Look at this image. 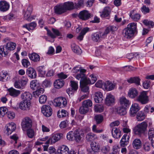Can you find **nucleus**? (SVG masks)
<instances>
[{
	"label": "nucleus",
	"instance_id": "nucleus-1",
	"mask_svg": "<svg viewBox=\"0 0 154 154\" xmlns=\"http://www.w3.org/2000/svg\"><path fill=\"white\" fill-rule=\"evenodd\" d=\"M137 31V23H132L128 24L127 27L124 29L123 34L125 38H130L133 36L134 34Z\"/></svg>",
	"mask_w": 154,
	"mask_h": 154
},
{
	"label": "nucleus",
	"instance_id": "nucleus-2",
	"mask_svg": "<svg viewBox=\"0 0 154 154\" xmlns=\"http://www.w3.org/2000/svg\"><path fill=\"white\" fill-rule=\"evenodd\" d=\"M147 126V124L146 122H143L134 127L133 129L134 133L135 135L140 136L146 130Z\"/></svg>",
	"mask_w": 154,
	"mask_h": 154
},
{
	"label": "nucleus",
	"instance_id": "nucleus-3",
	"mask_svg": "<svg viewBox=\"0 0 154 154\" xmlns=\"http://www.w3.org/2000/svg\"><path fill=\"white\" fill-rule=\"evenodd\" d=\"M4 41L6 42L4 46L0 47V54L2 56H5L9 53L10 51V42L8 38H5Z\"/></svg>",
	"mask_w": 154,
	"mask_h": 154
},
{
	"label": "nucleus",
	"instance_id": "nucleus-4",
	"mask_svg": "<svg viewBox=\"0 0 154 154\" xmlns=\"http://www.w3.org/2000/svg\"><path fill=\"white\" fill-rule=\"evenodd\" d=\"M86 71V70L85 69L82 68L79 66L74 67L72 70V72L73 73H76L79 72L75 76L76 79L78 80L82 78V75H83L85 77V73Z\"/></svg>",
	"mask_w": 154,
	"mask_h": 154
},
{
	"label": "nucleus",
	"instance_id": "nucleus-5",
	"mask_svg": "<svg viewBox=\"0 0 154 154\" xmlns=\"http://www.w3.org/2000/svg\"><path fill=\"white\" fill-rule=\"evenodd\" d=\"M82 78L79 79L80 87L83 92L86 93H89V85H90L85 79V78L83 75H82Z\"/></svg>",
	"mask_w": 154,
	"mask_h": 154
},
{
	"label": "nucleus",
	"instance_id": "nucleus-6",
	"mask_svg": "<svg viewBox=\"0 0 154 154\" xmlns=\"http://www.w3.org/2000/svg\"><path fill=\"white\" fill-rule=\"evenodd\" d=\"M21 125L23 130L26 131L31 128L32 125V120L29 118L26 117L23 119Z\"/></svg>",
	"mask_w": 154,
	"mask_h": 154
},
{
	"label": "nucleus",
	"instance_id": "nucleus-7",
	"mask_svg": "<svg viewBox=\"0 0 154 154\" xmlns=\"http://www.w3.org/2000/svg\"><path fill=\"white\" fill-rule=\"evenodd\" d=\"M67 101L66 99L63 97L55 99L53 102V105L55 106L60 108L65 106L67 105Z\"/></svg>",
	"mask_w": 154,
	"mask_h": 154
},
{
	"label": "nucleus",
	"instance_id": "nucleus-8",
	"mask_svg": "<svg viewBox=\"0 0 154 154\" xmlns=\"http://www.w3.org/2000/svg\"><path fill=\"white\" fill-rule=\"evenodd\" d=\"M136 100L142 104H145L148 103L149 98L147 95L146 92L144 91L142 92L137 97Z\"/></svg>",
	"mask_w": 154,
	"mask_h": 154
},
{
	"label": "nucleus",
	"instance_id": "nucleus-9",
	"mask_svg": "<svg viewBox=\"0 0 154 154\" xmlns=\"http://www.w3.org/2000/svg\"><path fill=\"white\" fill-rule=\"evenodd\" d=\"M63 135V134L61 133L54 134L47 140L45 144L48 145L54 143L61 139Z\"/></svg>",
	"mask_w": 154,
	"mask_h": 154
},
{
	"label": "nucleus",
	"instance_id": "nucleus-10",
	"mask_svg": "<svg viewBox=\"0 0 154 154\" xmlns=\"http://www.w3.org/2000/svg\"><path fill=\"white\" fill-rule=\"evenodd\" d=\"M41 111L43 114L47 117L51 116L52 113V109L48 105L43 106L41 108Z\"/></svg>",
	"mask_w": 154,
	"mask_h": 154
},
{
	"label": "nucleus",
	"instance_id": "nucleus-11",
	"mask_svg": "<svg viewBox=\"0 0 154 154\" xmlns=\"http://www.w3.org/2000/svg\"><path fill=\"white\" fill-rule=\"evenodd\" d=\"M20 108L22 110H28L30 109L31 103L30 101L27 100H23L19 104Z\"/></svg>",
	"mask_w": 154,
	"mask_h": 154
},
{
	"label": "nucleus",
	"instance_id": "nucleus-12",
	"mask_svg": "<svg viewBox=\"0 0 154 154\" xmlns=\"http://www.w3.org/2000/svg\"><path fill=\"white\" fill-rule=\"evenodd\" d=\"M140 109V107L138 104L137 103L133 104L130 110V115L132 117L134 116Z\"/></svg>",
	"mask_w": 154,
	"mask_h": 154
},
{
	"label": "nucleus",
	"instance_id": "nucleus-13",
	"mask_svg": "<svg viewBox=\"0 0 154 154\" xmlns=\"http://www.w3.org/2000/svg\"><path fill=\"white\" fill-rule=\"evenodd\" d=\"M115 100V97L112 95L108 94L106 97L105 103L107 105L110 106L114 103Z\"/></svg>",
	"mask_w": 154,
	"mask_h": 154
},
{
	"label": "nucleus",
	"instance_id": "nucleus-14",
	"mask_svg": "<svg viewBox=\"0 0 154 154\" xmlns=\"http://www.w3.org/2000/svg\"><path fill=\"white\" fill-rule=\"evenodd\" d=\"M32 11V7L31 6H29L24 15V18L25 20L30 21L33 19L32 17L31 16Z\"/></svg>",
	"mask_w": 154,
	"mask_h": 154
},
{
	"label": "nucleus",
	"instance_id": "nucleus-15",
	"mask_svg": "<svg viewBox=\"0 0 154 154\" xmlns=\"http://www.w3.org/2000/svg\"><path fill=\"white\" fill-rule=\"evenodd\" d=\"M90 14L86 10H83L80 12L78 17L80 19L83 20H86L90 17Z\"/></svg>",
	"mask_w": 154,
	"mask_h": 154
},
{
	"label": "nucleus",
	"instance_id": "nucleus-16",
	"mask_svg": "<svg viewBox=\"0 0 154 154\" xmlns=\"http://www.w3.org/2000/svg\"><path fill=\"white\" fill-rule=\"evenodd\" d=\"M83 135L82 133H80L78 131H75L74 139L77 143H81L83 141Z\"/></svg>",
	"mask_w": 154,
	"mask_h": 154
},
{
	"label": "nucleus",
	"instance_id": "nucleus-17",
	"mask_svg": "<svg viewBox=\"0 0 154 154\" xmlns=\"http://www.w3.org/2000/svg\"><path fill=\"white\" fill-rule=\"evenodd\" d=\"M69 149L66 145H63L59 147L57 150V154H68Z\"/></svg>",
	"mask_w": 154,
	"mask_h": 154
},
{
	"label": "nucleus",
	"instance_id": "nucleus-18",
	"mask_svg": "<svg viewBox=\"0 0 154 154\" xmlns=\"http://www.w3.org/2000/svg\"><path fill=\"white\" fill-rule=\"evenodd\" d=\"M116 85L109 81H106L104 83V89L107 91H110L114 89Z\"/></svg>",
	"mask_w": 154,
	"mask_h": 154
},
{
	"label": "nucleus",
	"instance_id": "nucleus-19",
	"mask_svg": "<svg viewBox=\"0 0 154 154\" xmlns=\"http://www.w3.org/2000/svg\"><path fill=\"white\" fill-rule=\"evenodd\" d=\"M119 101L121 106L124 108L128 106L130 104L129 101L124 97H120Z\"/></svg>",
	"mask_w": 154,
	"mask_h": 154
},
{
	"label": "nucleus",
	"instance_id": "nucleus-20",
	"mask_svg": "<svg viewBox=\"0 0 154 154\" xmlns=\"http://www.w3.org/2000/svg\"><path fill=\"white\" fill-rule=\"evenodd\" d=\"M103 94L101 92L97 91L95 93L94 96V100L96 103H100L103 100Z\"/></svg>",
	"mask_w": 154,
	"mask_h": 154
},
{
	"label": "nucleus",
	"instance_id": "nucleus-21",
	"mask_svg": "<svg viewBox=\"0 0 154 154\" xmlns=\"http://www.w3.org/2000/svg\"><path fill=\"white\" fill-rule=\"evenodd\" d=\"M129 136L127 134H124L122 137L120 142V146L122 147H125L128 143Z\"/></svg>",
	"mask_w": 154,
	"mask_h": 154
},
{
	"label": "nucleus",
	"instance_id": "nucleus-22",
	"mask_svg": "<svg viewBox=\"0 0 154 154\" xmlns=\"http://www.w3.org/2000/svg\"><path fill=\"white\" fill-rule=\"evenodd\" d=\"M111 133L112 137L116 139L120 138L121 136L119 129L116 127L113 128L112 129Z\"/></svg>",
	"mask_w": 154,
	"mask_h": 154
},
{
	"label": "nucleus",
	"instance_id": "nucleus-23",
	"mask_svg": "<svg viewBox=\"0 0 154 154\" xmlns=\"http://www.w3.org/2000/svg\"><path fill=\"white\" fill-rule=\"evenodd\" d=\"M26 73L28 76L31 79H35L37 76L36 72L32 68H29L27 70Z\"/></svg>",
	"mask_w": 154,
	"mask_h": 154
},
{
	"label": "nucleus",
	"instance_id": "nucleus-24",
	"mask_svg": "<svg viewBox=\"0 0 154 154\" xmlns=\"http://www.w3.org/2000/svg\"><path fill=\"white\" fill-rule=\"evenodd\" d=\"M103 37L102 33L99 32L94 33L91 35L92 40L95 42L100 41Z\"/></svg>",
	"mask_w": 154,
	"mask_h": 154
},
{
	"label": "nucleus",
	"instance_id": "nucleus-25",
	"mask_svg": "<svg viewBox=\"0 0 154 154\" xmlns=\"http://www.w3.org/2000/svg\"><path fill=\"white\" fill-rule=\"evenodd\" d=\"M9 4L6 1H0V11L4 12L8 10L9 8Z\"/></svg>",
	"mask_w": 154,
	"mask_h": 154
},
{
	"label": "nucleus",
	"instance_id": "nucleus-26",
	"mask_svg": "<svg viewBox=\"0 0 154 154\" xmlns=\"http://www.w3.org/2000/svg\"><path fill=\"white\" fill-rule=\"evenodd\" d=\"M52 31L54 34L50 30H48L47 31V34L51 38H54L56 36L61 35V33L58 30L53 28L52 29Z\"/></svg>",
	"mask_w": 154,
	"mask_h": 154
},
{
	"label": "nucleus",
	"instance_id": "nucleus-27",
	"mask_svg": "<svg viewBox=\"0 0 154 154\" xmlns=\"http://www.w3.org/2000/svg\"><path fill=\"white\" fill-rule=\"evenodd\" d=\"M54 8L55 13L58 14H61L66 11V9L63 5H57Z\"/></svg>",
	"mask_w": 154,
	"mask_h": 154
},
{
	"label": "nucleus",
	"instance_id": "nucleus-28",
	"mask_svg": "<svg viewBox=\"0 0 154 154\" xmlns=\"http://www.w3.org/2000/svg\"><path fill=\"white\" fill-rule=\"evenodd\" d=\"M129 16L134 21H137L140 17V14L138 13H135L134 11H132L130 13Z\"/></svg>",
	"mask_w": 154,
	"mask_h": 154
},
{
	"label": "nucleus",
	"instance_id": "nucleus-29",
	"mask_svg": "<svg viewBox=\"0 0 154 154\" xmlns=\"http://www.w3.org/2000/svg\"><path fill=\"white\" fill-rule=\"evenodd\" d=\"M138 95V92L135 88H131L128 91V95L131 98H134L137 97Z\"/></svg>",
	"mask_w": 154,
	"mask_h": 154
},
{
	"label": "nucleus",
	"instance_id": "nucleus-30",
	"mask_svg": "<svg viewBox=\"0 0 154 154\" xmlns=\"http://www.w3.org/2000/svg\"><path fill=\"white\" fill-rule=\"evenodd\" d=\"M85 79L90 85L93 84L97 80V78L95 75L91 74L89 76V78H87L85 75Z\"/></svg>",
	"mask_w": 154,
	"mask_h": 154
},
{
	"label": "nucleus",
	"instance_id": "nucleus-31",
	"mask_svg": "<svg viewBox=\"0 0 154 154\" xmlns=\"http://www.w3.org/2000/svg\"><path fill=\"white\" fill-rule=\"evenodd\" d=\"M28 56L30 60L35 62H38L40 60V57L37 54L33 53L29 54Z\"/></svg>",
	"mask_w": 154,
	"mask_h": 154
},
{
	"label": "nucleus",
	"instance_id": "nucleus-32",
	"mask_svg": "<svg viewBox=\"0 0 154 154\" xmlns=\"http://www.w3.org/2000/svg\"><path fill=\"white\" fill-rule=\"evenodd\" d=\"M30 88L33 90L36 89L40 87L39 82L36 80L32 81L30 84Z\"/></svg>",
	"mask_w": 154,
	"mask_h": 154
},
{
	"label": "nucleus",
	"instance_id": "nucleus-33",
	"mask_svg": "<svg viewBox=\"0 0 154 154\" xmlns=\"http://www.w3.org/2000/svg\"><path fill=\"white\" fill-rule=\"evenodd\" d=\"M71 49L75 53L80 54L82 53L81 49L75 43H73L71 45Z\"/></svg>",
	"mask_w": 154,
	"mask_h": 154
},
{
	"label": "nucleus",
	"instance_id": "nucleus-34",
	"mask_svg": "<svg viewBox=\"0 0 154 154\" xmlns=\"http://www.w3.org/2000/svg\"><path fill=\"white\" fill-rule=\"evenodd\" d=\"M133 147L136 149H140L141 146V142L139 139H134L132 143Z\"/></svg>",
	"mask_w": 154,
	"mask_h": 154
},
{
	"label": "nucleus",
	"instance_id": "nucleus-35",
	"mask_svg": "<svg viewBox=\"0 0 154 154\" xmlns=\"http://www.w3.org/2000/svg\"><path fill=\"white\" fill-rule=\"evenodd\" d=\"M64 83V81L62 79H58L54 82V85L56 88H60L62 87Z\"/></svg>",
	"mask_w": 154,
	"mask_h": 154
},
{
	"label": "nucleus",
	"instance_id": "nucleus-36",
	"mask_svg": "<svg viewBox=\"0 0 154 154\" xmlns=\"http://www.w3.org/2000/svg\"><path fill=\"white\" fill-rule=\"evenodd\" d=\"M66 9V11L72 9L74 8V5L72 2H66L63 5Z\"/></svg>",
	"mask_w": 154,
	"mask_h": 154
},
{
	"label": "nucleus",
	"instance_id": "nucleus-37",
	"mask_svg": "<svg viewBox=\"0 0 154 154\" xmlns=\"http://www.w3.org/2000/svg\"><path fill=\"white\" fill-rule=\"evenodd\" d=\"M32 96L29 92H25L21 95V98L23 100H30L32 99Z\"/></svg>",
	"mask_w": 154,
	"mask_h": 154
},
{
	"label": "nucleus",
	"instance_id": "nucleus-38",
	"mask_svg": "<svg viewBox=\"0 0 154 154\" xmlns=\"http://www.w3.org/2000/svg\"><path fill=\"white\" fill-rule=\"evenodd\" d=\"M8 76V74L7 71H2L0 72V81L3 82L7 81Z\"/></svg>",
	"mask_w": 154,
	"mask_h": 154
},
{
	"label": "nucleus",
	"instance_id": "nucleus-39",
	"mask_svg": "<svg viewBox=\"0 0 154 154\" xmlns=\"http://www.w3.org/2000/svg\"><path fill=\"white\" fill-rule=\"evenodd\" d=\"M89 30V28L87 27L84 28L81 31L79 35L77 37L78 40L81 41L82 40L84 35Z\"/></svg>",
	"mask_w": 154,
	"mask_h": 154
},
{
	"label": "nucleus",
	"instance_id": "nucleus-40",
	"mask_svg": "<svg viewBox=\"0 0 154 154\" xmlns=\"http://www.w3.org/2000/svg\"><path fill=\"white\" fill-rule=\"evenodd\" d=\"M36 26V23L34 22H32L29 24H25L23 25V27L25 28L29 31L33 29Z\"/></svg>",
	"mask_w": 154,
	"mask_h": 154
},
{
	"label": "nucleus",
	"instance_id": "nucleus-41",
	"mask_svg": "<svg viewBox=\"0 0 154 154\" xmlns=\"http://www.w3.org/2000/svg\"><path fill=\"white\" fill-rule=\"evenodd\" d=\"M91 147L92 150L95 152H97L100 149L99 145L95 142H92L91 143Z\"/></svg>",
	"mask_w": 154,
	"mask_h": 154
},
{
	"label": "nucleus",
	"instance_id": "nucleus-42",
	"mask_svg": "<svg viewBox=\"0 0 154 154\" xmlns=\"http://www.w3.org/2000/svg\"><path fill=\"white\" fill-rule=\"evenodd\" d=\"M18 81L20 83L22 89L24 88L26 84L28 81V79L26 77L23 76L22 79L19 80Z\"/></svg>",
	"mask_w": 154,
	"mask_h": 154
},
{
	"label": "nucleus",
	"instance_id": "nucleus-43",
	"mask_svg": "<svg viewBox=\"0 0 154 154\" xmlns=\"http://www.w3.org/2000/svg\"><path fill=\"white\" fill-rule=\"evenodd\" d=\"M128 82L130 83H134L139 85L140 84V79L138 77H132L128 79Z\"/></svg>",
	"mask_w": 154,
	"mask_h": 154
},
{
	"label": "nucleus",
	"instance_id": "nucleus-44",
	"mask_svg": "<svg viewBox=\"0 0 154 154\" xmlns=\"http://www.w3.org/2000/svg\"><path fill=\"white\" fill-rule=\"evenodd\" d=\"M37 70L41 76H43L46 73V71L45 66H38L37 68Z\"/></svg>",
	"mask_w": 154,
	"mask_h": 154
},
{
	"label": "nucleus",
	"instance_id": "nucleus-45",
	"mask_svg": "<svg viewBox=\"0 0 154 154\" xmlns=\"http://www.w3.org/2000/svg\"><path fill=\"white\" fill-rule=\"evenodd\" d=\"M110 9L109 8H105L100 14V16L102 17H108L110 13Z\"/></svg>",
	"mask_w": 154,
	"mask_h": 154
},
{
	"label": "nucleus",
	"instance_id": "nucleus-46",
	"mask_svg": "<svg viewBox=\"0 0 154 154\" xmlns=\"http://www.w3.org/2000/svg\"><path fill=\"white\" fill-rule=\"evenodd\" d=\"M145 116H146L143 112L142 111H139L137 115V120L139 121H142L144 119Z\"/></svg>",
	"mask_w": 154,
	"mask_h": 154
},
{
	"label": "nucleus",
	"instance_id": "nucleus-47",
	"mask_svg": "<svg viewBox=\"0 0 154 154\" xmlns=\"http://www.w3.org/2000/svg\"><path fill=\"white\" fill-rule=\"evenodd\" d=\"M20 94V91L14 89L12 88H10V95L15 97L17 96Z\"/></svg>",
	"mask_w": 154,
	"mask_h": 154
},
{
	"label": "nucleus",
	"instance_id": "nucleus-48",
	"mask_svg": "<svg viewBox=\"0 0 154 154\" xmlns=\"http://www.w3.org/2000/svg\"><path fill=\"white\" fill-rule=\"evenodd\" d=\"M126 108L121 106L117 109V112L120 116H123L126 114L127 112L125 109Z\"/></svg>",
	"mask_w": 154,
	"mask_h": 154
},
{
	"label": "nucleus",
	"instance_id": "nucleus-49",
	"mask_svg": "<svg viewBox=\"0 0 154 154\" xmlns=\"http://www.w3.org/2000/svg\"><path fill=\"white\" fill-rule=\"evenodd\" d=\"M68 112L64 109H62L61 111H58L57 113V116L58 118L64 117L67 116Z\"/></svg>",
	"mask_w": 154,
	"mask_h": 154
},
{
	"label": "nucleus",
	"instance_id": "nucleus-50",
	"mask_svg": "<svg viewBox=\"0 0 154 154\" xmlns=\"http://www.w3.org/2000/svg\"><path fill=\"white\" fill-rule=\"evenodd\" d=\"M94 109L95 112H101L103 111L104 107L103 105L97 104L94 106Z\"/></svg>",
	"mask_w": 154,
	"mask_h": 154
},
{
	"label": "nucleus",
	"instance_id": "nucleus-51",
	"mask_svg": "<svg viewBox=\"0 0 154 154\" xmlns=\"http://www.w3.org/2000/svg\"><path fill=\"white\" fill-rule=\"evenodd\" d=\"M96 121V123L97 124L101 123L103 121V116L100 114L97 115H96L94 118Z\"/></svg>",
	"mask_w": 154,
	"mask_h": 154
},
{
	"label": "nucleus",
	"instance_id": "nucleus-52",
	"mask_svg": "<svg viewBox=\"0 0 154 154\" xmlns=\"http://www.w3.org/2000/svg\"><path fill=\"white\" fill-rule=\"evenodd\" d=\"M96 138V135L92 133L87 134L86 136V139L88 141H90Z\"/></svg>",
	"mask_w": 154,
	"mask_h": 154
},
{
	"label": "nucleus",
	"instance_id": "nucleus-53",
	"mask_svg": "<svg viewBox=\"0 0 154 154\" xmlns=\"http://www.w3.org/2000/svg\"><path fill=\"white\" fill-rule=\"evenodd\" d=\"M82 105L85 107H91L92 105V103L91 100H90L88 99L82 102Z\"/></svg>",
	"mask_w": 154,
	"mask_h": 154
},
{
	"label": "nucleus",
	"instance_id": "nucleus-54",
	"mask_svg": "<svg viewBox=\"0 0 154 154\" xmlns=\"http://www.w3.org/2000/svg\"><path fill=\"white\" fill-rule=\"evenodd\" d=\"M44 91V89L42 88H40L38 89H36V91L33 92V96L35 97H37L41 94L43 93Z\"/></svg>",
	"mask_w": 154,
	"mask_h": 154
},
{
	"label": "nucleus",
	"instance_id": "nucleus-55",
	"mask_svg": "<svg viewBox=\"0 0 154 154\" xmlns=\"http://www.w3.org/2000/svg\"><path fill=\"white\" fill-rule=\"evenodd\" d=\"M27 131V134L28 137L30 138H32L35 134V133L34 130L30 128L26 130Z\"/></svg>",
	"mask_w": 154,
	"mask_h": 154
},
{
	"label": "nucleus",
	"instance_id": "nucleus-56",
	"mask_svg": "<svg viewBox=\"0 0 154 154\" xmlns=\"http://www.w3.org/2000/svg\"><path fill=\"white\" fill-rule=\"evenodd\" d=\"M142 22L145 25L150 27H152L154 26V23L153 21L147 20H143Z\"/></svg>",
	"mask_w": 154,
	"mask_h": 154
},
{
	"label": "nucleus",
	"instance_id": "nucleus-57",
	"mask_svg": "<svg viewBox=\"0 0 154 154\" xmlns=\"http://www.w3.org/2000/svg\"><path fill=\"white\" fill-rule=\"evenodd\" d=\"M74 135L75 131H70L67 134L66 137L68 140H72L74 139Z\"/></svg>",
	"mask_w": 154,
	"mask_h": 154
},
{
	"label": "nucleus",
	"instance_id": "nucleus-58",
	"mask_svg": "<svg viewBox=\"0 0 154 154\" xmlns=\"http://www.w3.org/2000/svg\"><path fill=\"white\" fill-rule=\"evenodd\" d=\"M88 108L82 105V106H81L79 108V112L81 114H85L88 112Z\"/></svg>",
	"mask_w": 154,
	"mask_h": 154
},
{
	"label": "nucleus",
	"instance_id": "nucleus-59",
	"mask_svg": "<svg viewBox=\"0 0 154 154\" xmlns=\"http://www.w3.org/2000/svg\"><path fill=\"white\" fill-rule=\"evenodd\" d=\"M150 145L149 142H146L144 143L143 146V148L145 152H147L150 150Z\"/></svg>",
	"mask_w": 154,
	"mask_h": 154
},
{
	"label": "nucleus",
	"instance_id": "nucleus-60",
	"mask_svg": "<svg viewBox=\"0 0 154 154\" xmlns=\"http://www.w3.org/2000/svg\"><path fill=\"white\" fill-rule=\"evenodd\" d=\"M21 63L23 66L26 68H27L30 65L29 61L26 59L22 60Z\"/></svg>",
	"mask_w": 154,
	"mask_h": 154
},
{
	"label": "nucleus",
	"instance_id": "nucleus-61",
	"mask_svg": "<svg viewBox=\"0 0 154 154\" xmlns=\"http://www.w3.org/2000/svg\"><path fill=\"white\" fill-rule=\"evenodd\" d=\"M47 100V97L45 95H42L39 97V101L41 104L45 103Z\"/></svg>",
	"mask_w": 154,
	"mask_h": 154
},
{
	"label": "nucleus",
	"instance_id": "nucleus-62",
	"mask_svg": "<svg viewBox=\"0 0 154 154\" xmlns=\"http://www.w3.org/2000/svg\"><path fill=\"white\" fill-rule=\"evenodd\" d=\"M10 131V124H7L4 128V133L5 135L7 136L9 135V131Z\"/></svg>",
	"mask_w": 154,
	"mask_h": 154
},
{
	"label": "nucleus",
	"instance_id": "nucleus-63",
	"mask_svg": "<svg viewBox=\"0 0 154 154\" xmlns=\"http://www.w3.org/2000/svg\"><path fill=\"white\" fill-rule=\"evenodd\" d=\"M149 138L151 140L154 137V129L153 128H150L148 132Z\"/></svg>",
	"mask_w": 154,
	"mask_h": 154
},
{
	"label": "nucleus",
	"instance_id": "nucleus-64",
	"mask_svg": "<svg viewBox=\"0 0 154 154\" xmlns=\"http://www.w3.org/2000/svg\"><path fill=\"white\" fill-rule=\"evenodd\" d=\"M141 10L142 12L144 14L149 13L150 11L149 8L146 5H143L141 8Z\"/></svg>",
	"mask_w": 154,
	"mask_h": 154
}]
</instances>
